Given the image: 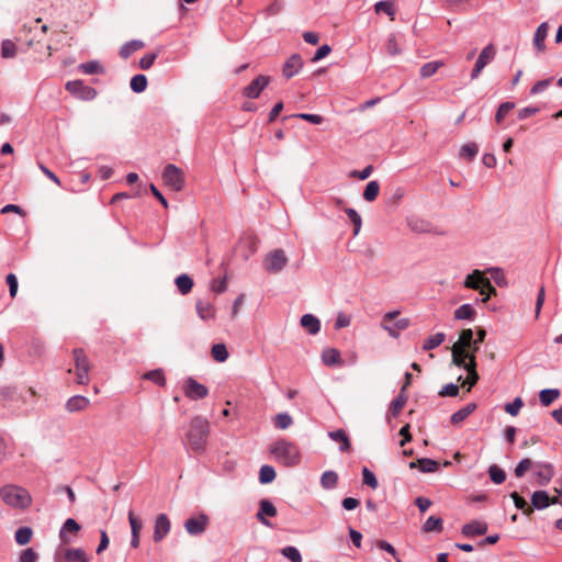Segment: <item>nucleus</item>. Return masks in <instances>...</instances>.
I'll return each mask as SVG.
<instances>
[{"mask_svg": "<svg viewBox=\"0 0 562 562\" xmlns=\"http://www.w3.org/2000/svg\"><path fill=\"white\" fill-rule=\"evenodd\" d=\"M210 425L205 418L201 416L193 417L186 435L184 443L187 448L195 453H203L206 449Z\"/></svg>", "mask_w": 562, "mask_h": 562, "instance_id": "nucleus-1", "label": "nucleus"}, {"mask_svg": "<svg viewBox=\"0 0 562 562\" xmlns=\"http://www.w3.org/2000/svg\"><path fill=\"white\" fill-rule=\"evenodd\" d=\"M532 470L535 482L539 486H547L554 476V467L549 462H532L529 458L521 459L516 465V477H522L528 470Z\"/></svg>", "mask_w": 562, "mask_h": 562, "instance_id": "nucleus-2", "label": "nucleus"}, {"mask_svg": "<svg viewBox=\"0 0 562 562\" xmlns=\"http://www.w3.org/2000/svg\"><path fill=\"white\" fill-rule=\"evenodd\" d=\"M273 459L284 467H295L301 462L299 447L286 439H279L269 447Z\"/></svg>", "mask_w": 562, "mask_h": 562, "instance_id": "nucleus-3", "label": "nucleus"}, {"mask_svg": "<svg viewBox=\"0 0 562 562\" xmlns=\"http://www.w3.org/2000/svg\"><path fill=\"white\" fill-rule=\"evenodd\" d=\"M1 499L10 507L25 509L31 506V494L22 486L7 484L0 488Z\"/></svg>", "mask_w": 562, "mask_h": 562, "instance_id": "nucleus-4", "label": "nucleus"}, {"mask_svg": "<svg viewBox=\"0 0 562 562\" xmlns=\"http://www.w3.org/2000/svg\"><path fill=\"white\" fill-rule=\"evenodd\" d=\"M464 286L468 289L479 291L480 294L483 296V302H486L492 294L496 293V290L492 285L491 281L487 278H485L483 272L480 270H474L465 278Z\"/></svg>", "mask_w": 562, "mask_h": 562, "instance_id": "nucleus-5", "label": "nucleus"}, {"mask_svg": "<svg viewBox=\"0 0 562 562\" xmlns=\"http://www.w3.org/2000/svg\"><path fill=\"white\" fill-rule=\"evenodd\" d=\"M72 356L77 383L81 385H87L90 381L89 372L91 369V363L87 355L85 353L83 349L81 348L74 349Z\"/></svg>", "mask_w": 562, "mask_h": 562, "instance_id": "nucleus-6", "label": "nucleus"}, {"mask_svg": "<svg viewBox=\"0 0 562 562\" xmlns=\"http://www.w3.org/2000/svg\"><path fill=\"white\" fill-rule=\"evenodd\" d=\"M400 312H387L382 319V328L389 333L391 337L397 338L400 336V333L404 329H406L409 326V319L408 318H398L397 315Z\"/></svg>", "mask_w": 562, "mask_h": 562, "instance_id": "nucleus-7", "label": "nucleus"}, {"mask_svg": "<svg viewBox=\"0 0 562 562\" xmlns=\"http://www.w3.org/2000/svg\"><path fill=\"white\" fill-rule=\"evenodd\" d=\"M162 181L173 191H181L184 187V173L173 164H168L162 171Z\"/></svg>", "mask_w": 562, "mask_h": 562, "instance_id": "nucleus-8", "label": "nucleus"}, {"mask_svg": "<svg viewBox=\"0 0 562 562\" xmlns=\"http://www.w3.org/2000/svg\"><path fill=\"white\" fill-rule=\"evenodd\" d=\"M288 263V257L282 249L270 251L263 261V267L269 273L280 272Z\"/></svg>", "mask_w": 562, "mask_h": 562, "instance_id": "nucleus-9", "label": "nucleus"}, {"mask_svg": "<svg viewBox=\"0 0 562 562\" xmlns=\"http://www.w3.org/2000/svg\"><path fill=\"white\" fill-rule=\"evenodd\" d=\"M65 88L72 95L85 101L93 100L97 97V90L90 86H86L81 80L68 81Z\"/></svg>", "mask_w": 562, "mask_h": 562, "instance_id": "nucleus-10", "label": "nucleus"}, {"mask_svg": "<svg viewBox=\"0 0 562 562\" xmlns=\"http://www.w3.org/2000/svg\"><path fill=\"white\" fill-rule=\"evenodd\" d=\"M495 55L496 49L493 44H488L482 49L471 72L472 80L476 79L480 76L485 66L495 58Z\"/></svg>", "mask_w": 562, "mask_h": 562, "instance_id": "nucleus-11", "label": "nucleus"}, {"mask_svg": "<svg viewBox=\"0 0 562 562\" xmlns=\"http://www.w3.org/2000/svg\"><path fill=\"white\" fill-rule=\"evenodd\" d=\"M183 392L191 401L202 400L209 395V389L191 376L186 380Z\"/></svg>", "mask_w": 562, "mask_h": 562, "instance_id": "nucleus-12", "label": "nucleus"}, {"mask_svg": "<svg viewBox=\"0 0 562 562\" xmlns=\"http://www.w3.org/2000/svg\"><path fill=\"white\" fill-rule=\"evenodd\" d=\"M270 83V77L260 75L243 89V95L249 99H257L262 90Z\"/></svg>", "mask_w": 562, "mask_h": 562, "instance_id": "nucleus-13", "label": "nucleus"}, {"mask_svg": "<svg viewBox=\"0 0 562 562\" xmlns=\"http://www.w3.org/2000/svg\"><path fill=\"white\" fill-rule=\"evenodd\" d=\"M209 524V518L206 515L201 514L198 517H191L186 520L184 528L187 532L191 536H198L205 531Z\"/></svg>", "mask_w": 562, "mask_h": 562, "instance_id": "nucleus-14", "label": "nucleus"}, {"mask_svg": "<svg viewBox=\"0 0 562 562\" xmlns=\"http://www.w3.org/2000/svg\"><path fill=\"white\" fill-rule=\"evenodd\" d=\"M171 524L166 514H159L155 520L153 539L160 542L170 531Z\"/></svg>", "mask_w": 562, "mask_h": 562, "instance_id": "nucleus-15", "label": "nucleus"}, {"mask_svg": "<svg viewBox=\"0 0 562 562\" xmlns=\"http://www.w3.org/2000/svg\"><path fill=\"white\" fill-rule=\"evenodd\" d=\"M276 506L267 498H263L259 502V510L256 514V518L265 526L271 527V524L266 517H276L277 516Z\"/></svg>", "mask_w": 562, "mask_h": 562, "instance_id": "nucleus-16", "label": "nucleus"}, {"mask_svg": "<svg viewBox=\"0 0 562 562\" xmlns=\"http://www.w3.org/2000/svg\"><path fill=\"white\" fill-rule=\"evenodd\" d=\"M302 67H303V59H302L301 55L293 54L284 63L283 68H282V74L286 79H290L293 76H295L296 74H299V71L302 69Z\"/></svg>", "mask_w": 562, "mask_h": 562, "instance_id": "nucleus-17", "label": "nucleus"}, {"mask_svg": "<svg viewBox=\"0 0 562 562\" xmlns=\"http://www.w3.org/2000/svg\"><path fill=\"white\" fill-rule=\"evenodd\" d=\"M549 32V24L542 22L536 30L532 38V45L538 53L546 52V38Z\"/></svg>", "mask_w": 562, "mask_h": 562, "instance_id": "nucleus-18", "label": "nucleus"}, {"mask_svg": "<svg viewBox=\"0 0 562 562\" xmlns=\"http://www.w3.org/2000/svg\"><path fill=\"white\" fill-rule=\"evenodd\" d=\"M487 524L481 520H472L462 526L461 532L465 537H474L485 535L487 531Z\"/></svg>", "mask_w": 562, "mask_h": 562, "instance_id": "nucleus-19", "label": "nucleus"}, {"mask_svg": "<svg viewBox=\"0 0 562 562\" xmlns=\"http://www.w3.org/2000/svg\"><path fill=\"white\" fill-rule=\"evenodd\" d=\"M196 313L199 317L203 321H211L214 319L216 316V308L215 306L204 300H198L195 304Z\"/></svg>", "mask_w": 562, "mask_h": 562, "instance_id": "nucleus-20", "label": "nucleus"}, {"mask_svg": "<svg viewBox=\"0 0 562 562\" xmlns=\"http://www.w3.org/2000/svg\"><path fill=\"white\" fill-rule=\"evenodd\" d=\"M301 326L310 334V335H316L321 330V322L319 319L314 316L313 314H304L301 317Z\"/></svg>", "mask_w": 562, "mask_h": 562, "instance_id": "nucleus-21", "label": "nucleus"}, {"mask_svg": "<svg viewBox=\"0 0 562 562\" xmlns=\"http://www.w3.org/2000/svg\"><path fill=\"white\" fill-rule=\"evenodd\" d=\"M89 405V398L82 395H75L67 401L66 409L69 413L81 412L85 411Z\"/></svg>", "mask_w": 562, "mask_h": 562, "instance_id": "nucleus-22", "label": "nucleus"}, {"mask_svg": "<svg viewBox=\"0 0 562 562\" xmlns=\"http://www.w3.org/2000/svg\"><path fill=\"white\" fill-rule=\"evenodd\" d=\"M531 504L532 512L535 509L542 510L549 507L550 496L546 491H536L531 495Z\"/></svg>", "mask_w": 562, "mask_h": 562, "instance_id": "nucleus-23", "label": "nucleus"}, {"mask_svg": "<svg viewBox=\"0 0 562 562\" xmlns=\"http://www.w3.org/2000/svg\"><path fill=\"white\" fill-rule=\"evenodd\" d=\"M328 437L340 443L339 450L341 452H349L351 450V443L349 440V437L347 436L346 431L344 429H337L335 431H329Z\"/></svg>", "mask_w": 562, "mask_h": 562, "instance_id": "nucleus-24", "label": "nucleus"}, {"mask_svg": "<svg viewBox=\"0 0 562 562\" xmlns=\"http://www.w3.org/2000/svg\"><path fill=\"white\" fill-rule=\"evenodd\" d=\"M452 363L459 368L468 370V362H470L471 356H474L469 350L451 348Z\"/></svg>", "mask_w": 562, "mask_h": 562, "instance_id": "nucleus-25", "label": "nucleus"}, {"mask_svg": "<svg viewBox=\"0 0 562 562\" xmlns=\"http://www.w3.org/2000/svg\"><path fill=\"white\" fill-rule=\"evenodd\" d=\"M419 468V470L424 473H431L436 472L439 469V463L432 459L428 458H422L418 459L416 462L413 461L409 463V468L413 469L415 467Z\"/></svg>", "mask_w": 562, "mask_h": 562, "instance_id": "nucleus-26", "label": "nucleus"}, {"mask_svg": "<svg viewBox=\"0 0 562 562\" xmlns=\"http://www.w3.org/2000/svg\"><path fill=\"white\" fill-rule=\"evenodd\" d=\"M468 376L462 385H468L467 391L469 392L479 381V374L476 372L475 356H471L470 362H468Z\"/></svg>", "mask_w": 562, "mask_h": 562, "instance_id": "nucleus-27", "label": "nucleus"}, {"mask_svg": "<svg viewBox=\"0 0 562 562\" xmlns=\"http://www.w3.org/2000/svg\"><path fill=\"white\" fill-rule=\"evenodd\" d=\"M323 362L328 367L339 366L342 363L339 350L335 348H327L322 353Z\"/></svg>", "mask_w": 562, "mask_h": 562, "instance_id": "nucleus-28", "label": "nucleus"}, {"mask_svg": "<svg viewBox=\"0 0 562 562\" xmlns=\"http://www.w3.org/2000/svg\"><path fill=\"white\" fill-rule=\"evenodd\" d=\"M473 344V330L471 328L463 329L460 333L459 340L452 346L456 349L470 350Z\"/></svg>", "mask_w": 562, "mask_h": 562, "instance_id": "nucleus-29", "label": "nucleus"}, {"mask_svg": "<svg viewBox=\"0 0 562 562\" xmlns=\"http://www.w3.org/2000/svg\"><path fill=\"white\" fill-rule=\"evenodd\" d=\"M145 46L144 42L139 40H133L130 42H126L121 48H120V56L123 59H127L133 53L142 49Z\"/></svg>", "mask_w": 562, "mask_h": 562, "instance_id": "nucleus-30", "label": "nucleus"}, {"mask_svg": "<svg viewBox=\"0 0 562 562\" xmlns=\"http://www.w3.org/2000/svg\"><path fill=\"white\" fill-rule=\"evenodd\" d=\"M80 525L74 518H67L59 531V538L61 542H69V539L66 537V532L76 533L80 530Z\"/></svg>", "mask_w": 562, "mask_h": 562, "instance_id": "nucleus-31", "label": "nucleus"}, {"mask_svg": "<svg viewBox=\"0 0 562 562\" xmlns=\"http://www.w3.org/2000/svg\"><path fill=\"white\" fill-rule=\"evenodd\" d=\"M65 562H89L82 549H67L64 554Z\"/></svg>", "mask_w": 562, "mask_h": 562, "instance_id": "nucleus-32", "label": "nucleus"}, {"mask_svg": "<svg viewBox=\"0 0 562 562\" xmlns=\"http://www.w3.org/2000/svg\"><path fill=\"white\" fill-rule=\"evenodd\" d=\"M476 408V405L474 403H469L464 407L460 408L459 411L454 412L451 415V423L452 424H460L463 422L470 414L474 412Z\"/></svg>", "mask_w": 562, "mask_h": 562, "instance_id": "nucleus-33", "label": "nucleus"}, {"mask_svg": "<svg viewBox=\"0 0 562 562\" xmlns=\"http://www.w3.org/2000/svg\"><path fill=\"white\" fill-rule=\"evenodd\" d=\"M560 396V391L558 389H544L539 393L540 403L543 406H549Z\"/></svg>", "mask_w": 562, "mask_h": 562, "instance_id": "nucleus-34", "label": "nucleus"}, {"mask_svg": "<svg viewBox=\"0 0 562 562\" xmlns=\"http://www.w3.org/2000/svg\"><path fill=\"white\" fill-rule=\"evenodd\" d=\"M179 292L181 294H188L193 288V280L188 274H181L176 278L175 281Z\"/></svg>", "mask_w": 562, "mask_h": 562, "instance_id": "nucleus-35", "label": "nucleus"}, {"mask_svg": "<svg viewBox=\"0 0 562 562\" xmlns=\"http://www.w3.org/2000/svg\"><path fill=\"white\" fill-rule=\"evenodd\" d=\"M380 192V183L376 180H372L367 183L363 191V199L368 202H373Z\"/></svg>", "mask_w": 562, "mask_h": 562, "instance_id": "nucleus-36", "label": "nucleus"}, {"mask_svg": "<svg viewBox=\"0 0 562 562\" xmlns=\"http://www.w3.org/2000/svg\"><path fill=\"white\" fill-rule=\"evenodd\" d=\"M446 340L445 333H437L429 336L423 344V349L428 351L439 347Z\"/></svg>", "mask_w": 562, "mask_h": 562, "instance_id": "nucleus-37", "label": "nucleus"}, {"mask_svg": "<svg viewBox=\"0 0 562 562\" xmlns=\"http://www.w3.org/2000/svg\"><path fill=\"white\" fill-rule=\"evenodd\" d=\"M442 66H443V63L440 60H434V61L426 63L420 67V71H419L420 77L429 78V77L434 76L438 71V69L441 68Z\"/></svg>", "mask_w": 562, "mask_h": 562, "instance_id": "nucleus-38", "label": "nucleus"}, {"mask_svg": "<svg viewBox=\"0 0 562 562\" xmlns=\"http://www.w3.org/2000/svg\"><path fill=\"white\" fill-rule=\"evenodd\" d=\"M477 151L479 148L475 143H467L460 147L459 157L467 160H473L474 157L477 155Z\"/></svg>", "mask_w": 562, "mask_h": 562, "instance_id": "nucleus-39", "label": "nucleus"}, {"mask_svg": "<svg viewBox=\"0 0 562 562\" xmlns=\"http://www.w3.org/2000/svg\"><path fill=\"white\" fill-rule=\"evenodd\" d=\"M510 497L513 498L516 508L520 509L524 515L528 517L532 515V507L528 505L527 501L522 496H520L517 492H513Z\"/></svg>", "mask_w": 562, "mask_h": 562, "instance_id": "nucleus-40", "label": "nucleus"}, {"mask_svg": "<svg viewBox=\"0 0 562 562\" xmlns=\"http://www.w3.org/2000/svg\"><path fill=\"white\" fill-rule=\"evenodd\" d=\"M374 10L376 13L383 12L387 14L391 18V20H394L395 8L392 1L381 0L374 4Z\"/></svg>", "mask_w": 562, "mask_h": 562, "instance_id": "nucleus-41", "label": "nucleus"}, {"mask_svg": "<svg viewBox=\"0 0 562 562\" xmlns=\"http://www.w3.org/2000/svg\"><path fill=\"white\" fill-rule=\"evenodd\" d=\"M293 424V419L288 413H279L273 418V425L276 428L284 430Z\"/></svg>", "mask_w": 562, "mask_h": 562, "instance_id": "nucleus-42", "label": "nucleus"}, {"mask_svg": "<svg viewBox=\"0 0 562 562\" xmlns=\"http://www.w3.org/2000/svg\"><path fill=\"white\" fill-rule=\"evenodd\" d=\"M33 536V531L30 527H21L15 531V541L20 546L27 544Z\"/></svg>", "mask_w": 562, "mask_h": 562, "instance_id": "nucleus-43", "label": "nucleus"}, {"mask_svg": "<svg viewBox=\"0 0 562 562\" xmlns=\"http://www.w3.org/2000/svg\"><path fill=\"white\" fill-rule=\"evenodd\" d=\"M276 479V470L273 467L265 464L259 471V482L261 484L271 483Z\"/></svg>", "mask_w": 562, "mask_h": 562, "instance_id": "nucleus-44", "label": "nucleus"}, {"mask_svg": "<svg viewBox=\"0 0 562 562\" xmlns=\"http://www.w3.org/2000/svg\"><path fill=\"white\" fill-rule=\"evenodd\" d=\"M475 315V311L471 304H462L454 311L456 319H472Z\"/></svg>", "mask_w": 562, "mask_h": 562, "instance_id": "nucleus-45", "label": "nucleus"}, {"mask_svg": "<svg viewBox=\"0 0 562 562\" xmlns=\"http://www.w3.org/2000/svg\"><path fill=\"white\" fill-rule=\"evenodd\" d=\"M211 355L217 362H224L228 358V351L224 344H215L212 347Z\"/></svg>", "mask_w": 562, "mask_h": 562, "instance_id": "nucleus-46", "label": "nucleus"}, {"mask_svg": "<svg viewBox=\"0 0 562 562\" xmlns=\"http://www.w3.org/2000/svg\"><path fill=\"white\" fill-rule=\"evenodd\" d=\"M423 530L425 532L431 531H441L442 530V519L439 517L430 516L423 525Z\"/></svg>", "mask_w": 562, "mask_h": 562, "instance_id": "nucleus-47", "label": "nucleus"}, {"mask_svg": "<svg viewBox=\"0 0 562 562\" xmlns=\"http://www.w3.org/2000/svg\"><path fill=\"white\" fill-rule=\"evenodd\" d=\"M131 89L136 92V93H140L143 91L146 90L147 88V78L145 75H135L132 79H131Z\"/></svg>", "mask_w": 562, "mask_h": 562, "instance_id": "nucleus-48", "label": "nucleus"}, {"mask_svg": "<svg viewBox=\"0 0 562 562\" xmlns=\"http://www.w3.org/2000/svg\"><path fill=\"white\" fill-rule=\"evenodd\" d=\"M345 213L347 214L348 218L355 226L353 235L355 236L358 235L361 229V225H362L361 216L355 209H351V207L345 209Z\"/></svg>", "mask_w": 562, "mask_h": 562, "instance_id": "nucleus-49", "label": "nucleus"}, {"mask_svg": "<svg viewBox=\"0 0 562 562\" xmlns=\"http://www.w3.org/2000/svg\"><path fill=\"white\" fill-rule=\"evenodd\" d=\"M143 379L149 380L160 386L165 385V383H166L165 374L161 369H156V370L146 372L143 375Z\"/></svg>", "mask_w": 562, "mask_h": 562, "instance_id": "nucleus-50", "label": "nucleus"}, {"mask_svg": "<svg viewBox=\"0 0 562 562\" xmlns=\"http://www.w3.org/2000/svg\"><path fill=\"white\" fill-rule=\"evenodd\" d=\"M79 68L87 75L102 74L104 71L101 64L97 60L83 63L79 66Z\"/></svg>", "mask_w": 562, "mask_h": 562, "instance_id": "nucleus-51", "label": "nucleus"}, {"mask_svg": "<svg viewBox=\"0 0 562 562\" xmlns=\"http://www.w3.org/2000/svg\"><path fill=\"white\" fill-rule=\"evenodd\" d=\"M338 481V475L334 471H326L323 473L321 477V484L324 488H333L336 486Z\"/></svg>", "mask_w": 562, "mask_h": 562, "instance_id": "nucleus-52", "label": "nucleus"}, {"mask_svg": "<svg viewBox=\"0 0 562 562\" xmlns=\"http://www.w3.org/2000/svg\"><path fill=\"white\" fill-rule=\"evenodd\" d=\"M491 480L496 484H502L506 480V473L497 465H491L488 469Z\"/></svg>", "mask_w": 562, "mask_h": 562, "instance_id": "nucleus-53", "label": "nucleus"}, {"mask_svg": "<svg viewBox=\"0 0 562 562\" xmlns=\"http://www.w3.org/2000/svg\"><path fill=\"white\" fill-rule=\"evenodd\" d=\"M16 54V46L10 40H4L1 44V55L3 58H12Z\"/></svg>", "mask_w": 562, "mask_h": 562, "instance_id": "nucleus-54", "label": "nucleus"}, {"mask_svg": "<svg viewBox=\"0 0 562 562\" xmlns=\"http://www.w3.org/2000/svg\"><path fill=\"white\" fill-rule=\"evenodd\" d=\"M282 555L289 559L291 562H302V555L297 548L289 546L282 549Z\"/></svg>", "mask_w": 562, "mask_h": 562, "instance_id": "nucleus-55", "label": "nucleus"}, {"mask_svg": "<svg viewBox=\"0 0 562 562\" xmlns=\"http://www.w3.org/2000/svg\"><path fill=\"white\" fill-rule=\"evenodd\" d=\"M514 106L515 104L513 102H503L497 109L495 121L497 123L503 122L505 116L509 113L510 110L514 109Z\"/></svg>", "mask_w": 562, "mask_h": 562, "instance_id": "nucleus-56", "label": "nucleus"}, {"mask_svg": "<svg viewBox=\"0 0 562 562\" xmlns=\"http://www.w3.org/2000/svg\"><path fill=\"white\" fill-rule=\"evenodd\" d=\"M401 393H403L401 391ZM406 403V397L403 394H400L396 398H394L391 403L390 412L394 417H396Z\"/></svg>", "mask_w": 562, "mask_h": 562, "instance_id": "nucleus-57", "label": "nucleus"}, {"mask_svg": "<svg viewBox=\"0 0 562 562\" xmlns=\"http://www.w3.org/2000/svg\"><path fill=\"white\" fill-rule=\"evenodd\" d=\"M522 406V400L520 397H516L512 403H507L505 405V412L512 416H517Z\"/></svg>", "mask_w": 562, "mask_h": 562, "instance_id": "nucleus-58", "label": "nucleus"}, {"mask_svg": "<svg viewBox=\"0 0 562 562\" xmlns=\"http://www.w3.org/2000/svg\"><path fill=\"white\" fill-rule=\"evenodd\" d=\"M363 484L370 486L375 490L378 487V480L373 472H371L367 467L362 469Z\"/></svg>", "mask_w": 562, "mask_h": 562, "instance_id": "nucleus-59", "label": "nucleus"}, {"mask_svg": "<svg viewBox=\"0 0 562 562\" xmlns=\"http://www.w3.org/2000/svg\"><path fill=\"white\" fill-rule=\"evenodd\" d=\"M128 521H130L132 535H139L140 530L143 528V522L139 518H137L134 515V513L132 510L128 513Z\"/></svg>", "mask_w": 562, "mask_h": 562, "instance_id": "nucleus-60", "label": "nucleus"}, {"mask_svg": "<svg viewBox=\"0 0 562 562\" xmlns=\"http://www.w3.org/2000/svg\"><path fill=\"white\" fill-rule=\"evenodd\" d=\"M485 337H486V330L484 328H477L476 338L475 339L473 338V344L470 347L469 351L475 356V352L480 348V344H482L484 341Z\"/></svg>", "mask_w": 562, "mask_h": 562, "instance_id": "nucleus-61", "label": "nucleus"}, {"mask_svg": "<svg viewBox=\"0 0 562 562\" xmlns=\"http://www.w3.org/2000/svg\"><path fill=\"white\" fill-rule=\"evenodd\" d=\"M386 52L389 55L394 56L401 53L400 45L396 41V36L394 34L390 35L386 42Z\"/></svg>", "mask_w": 562, "mask_h": 562, "instance_id": "nucleus-62", "label": "nucleus"}, {"mask_svg": "<svg viewBox=\"0 0 562 562\" xmlns=\"http://www.w3.org/2000/svg\"><path fill=\"white\" fill-rule=\"evenodd\" d=\"M37 559L38 554L32 548H27L22 551L19 562H36Z\"/></svg>", "mask_w": 562, "mask_h": 562, "instance_id": "nucleus-63", "label": "nucleus"}, {"mask_svg": "<svg viewBox=\"0 0 562 562\" xmlns=\"http://www.w3.org/2000/svg\"><path fill=\"white\" fill-rule=\"evenodd\" d=\"M158 54L157 53H150L143 56L139 60V67L144 70L149 69L153 64L155 63Z\"/></svg>", "mask_w": 562, "mask_h": 562, "instance_id": "nucleus-64", "label": "nucleus"}]
</instances>
